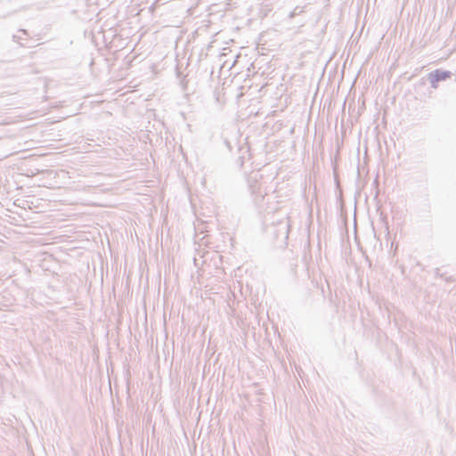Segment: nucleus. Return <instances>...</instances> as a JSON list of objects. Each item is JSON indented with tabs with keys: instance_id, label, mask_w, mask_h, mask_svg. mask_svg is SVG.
I'll return each mask as SVG.
<instances>
[{
	"instance_id": "nucleus-3",
	"label": "nucleus",
	"mask_w": 456,
	"mask_h": 456,
	"mask_svg": "<svg viewBox=\"0 0 456 456\" xmlns=\"http://www.w3.org/2000/svg\"><path fill=\"white\" fill-rule=\"evenodd\" d=\"M182 322H185L184 315H182Z\"/></svg>"
},
{
	"instance_id": "nucleus-2",
	"label": "nucleus",
	"mask_w": 456,
	"mask_h": 456,
	"mask_svg": "<svg viewBox=\"0 0 456 456\" xmlns=\"http://www.w3.org/2000/svg\"><path fill=\"white\" fill-rule=\"evenodd\" d=\"M266 316H267V319H268L269 321L273 322V319H271L270 314H267Z\"/></svg>"
},
{
	"instance_id": "nucleus-1",
	"label": "nucleus",
	"mask_w": 456,
	"mask_h": 456,
	"mask_svg": "<svg viewBox=\"0 0 456 456\" xmlns=\"http://www.w3.org/2000/svg\"><path fill=\"white\" fill-rule=\"evenodd\" d=\"M163 322H164V323L167 322V315L166 314H163Z\"/></svg>"
}]
</instances>
